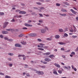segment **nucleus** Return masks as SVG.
<instances>
[{"instance_id": "nucleus-1", "label": "nucleus", "mask_w": 78, "mask_h": 78, "mask_svg": "<svg viewBox=\"0 0 78 78\" xmlns=\"http://www.w3.org/2000/svg\"><path fill=\"white\" fill-rule=\"evenodd\" d=\"M47 30H48V28L47 27H44V29H42L41 30V33L43 34L45 33Z\"/></svg>"}, {"instance_id": "nucleus-2", "label": "nucleus", "mask_w": 78, "mask_h": 78, "mask_svg": "<svg viewBox=\"0 0 78 78\" xmlns=\"http://www.w3.org/2000/svg\"><path fill=\"white\" fill-rule=\"evenodd\" d=\"M37 35L36 34H29V36L31 37H34L35 36H36Z\"/></svg>"}, {"instance_id": "nucleus-3", "label": "nucleus", "mask_w": 78, "mask_h": 78, "mask_svg": "<svg viewBox=\"0 0 78 78\" xmlns=\"http://www.w3.org/2000/svg\"><path fill=\"white\" fill-rule=\"evenodd\" d=\"M8 24V22H6L4 24V26L3 27V28H5Z\"/></svg>"}, {"instance_id": "nucleus-4", "label": "nucleus", "mask_w": 78, "mask_h": 78, "mask_svg": "<svg viewBox=\"0 0 78 78\" xmlns=\"http://www.w3.org/2000/svg\"><path fill=\"white\" fill-rule=\"evenodd\" d=\"M25 25L26 26V27H31L33 26L32 25L28 23L25 24Z\"/></svg>"}, {"instance_id": "nucleus-5", "label": "nucleus", "mask_w": 78, "mask_h": 78, "mask_svg": "<svg viewBox=\"0 0 78 78\" xmlns=\"http://www.w3.org/2000/svg\"><path fill=\"white\" fill-rule=\"evenodd\" d=\"M70 11H71V12H72V13L74 14H76L77 13V12H76L75 11V10H74L73 9H71Z\"/></svg>"}, {"instance_id": "nucleus-6", "label": "nucleus", "mask_w": 78, "mask_h": 78, "mask_svg": "<svg viewBox=\"0 0 78 78\" xmlns=\"http://www.w3.org/2000/svg\"><path fill=\"white\" fill-rule=\"evenodd\" d=\"M6 30L8 31H11V32H13L14 31V30L12 29H6Z\"/></svg>"}, {"instance_id": "nucleus-7", "label": "nucleus", "mask_w": 78, "mask_h": 78, "mask_svg": "<svg viewBox=\"0 0 78 78\" xmlns=\"http://www.w3.org/2000/svg\"><path fill=\"white\" fill-rule=\"evenodd\" d=\"M19 14H26V12L23 11H20L19 12Z\"/></svg>"}, {"instance_id": "nucleus-8", "label": "nucleus", "mask_w": 78, "mask_h": 78, "mask_svg": "<svg viewBox=\"0 0 78 78\" xmlns=\"http://www.w3.org/2000/svg\"><path fill=\"white\" fill-rule=\"evenodd\" d=\"M50 54V53L49 52H48L46 53H44L43 54V55H46L47 56H48Z\"/></svg>"}, {"instance_id": "nucleus-9", "label": "nucleus", "mask_w": 78, "mask_h": 78, "mask_svg": "<svg viewBox=\"0 0 78 78\" xmlns=\"http://www.w3.org/2000/svg\"><path fill=\"white\" fill-rule=\"evenodd\" d=\"M54 65L55 66H56V67H57L58 68H60V67H61L60 66V65H59L58 64L55 63Z\"/></svg>"}, {"instance_id": "nucleus-10", "label": "nucleus", "mask_w": 78, "mask_h": 78, "mask_svg": "<svg viewBox=\"0 0 78 78\" xmlns=\"http://www.w3.org/2000/svg\"><path fill=\"white\" fill-rule=\"evenodd\" d=\"M44 61H47V62H49V61H51V59L49 58H46L45 59Z\"/></svg>"}, {"instance_id": "nucleus-11", "label": "nucleus", "mask_w": 78, "mask_h": 78, "mask_svg": "<svg viewBox=\"0 0 78 78\" xmlns=\"http://www.w3.org/2000/svg\"><path fill=\"white\" fill-rule=\"evenodd\" d=\"M15 47H22V45H20L19 44H15Z\"/></svg>"}, {"instance_id": "nucleus-12", "label": "nucleus", "mask_w": 78, "mask_h": 78, "mask_svg": "<svg viewBox=\"0 0 78 78\" xmlns=\"http://www.w3.org/2000/svg\"><path fill=\"white\" fill-rule=\"evenodd\" d=\"M2 33V34H8V32L7 31H3Z\"/></svg>"}, {"instance_id": "nucleus-13", "label": "nucleus", "mask_w": 78, "mask_h": 78, "mask_svg": "<svg viewBox=\"0 0 78 78\" xmlns=\"http://www.w3.org/2000/svg\"><path fill=\"white\" fill-rule=\"evenodd\" d=\"M39 45H40V48H43L44 46L45 45L44 44L40 43L39 44Z\"/></svg>"}, {"instance_id": "nucleus-14", "label": "nucleus", "mask_w": 78, "mask_h": 78, "mask_svg": "<svg viewBox=\"0 0 78 78\" xmlns=\"http://www.w3.org/2000/svg\"><path fill=\"white\" fill-rule=\"evenodd\" d=\"M63 68L64 69H67V70L68 69V68H69V69H70V68H71V67H70V66H68V67H66V66H63Z\"/></svg>"}, {"instance_id": "nucleus-15", "label": "nucleus", "mask_w": 78, "mask_h": 78, "mask_svg": "<svg viewBox=\"0 0 78 78\" xmlns=\"http://www.w3.org/2000/svg\"><path fill=\"white\" fill-rule=\"evenodd\" d=\"M61 11H62V12H67V10H66L65 9H62L61 10Z\"/></svg>"}, {"instance_id": "nucleus-16", "label": "nucleus", "mask_w": 78, "mask_h": 78, "mask_svg": "<svg viewBox=\"0 0 78 78\" xmlns=\"http://www.w3.org/2000/svg\"><path fill=\"white\" fill-rule=\"evenodd\" d=\"M58 44H60V45H65V44H66V43L62 42H59Z\"/></svg>"}, {"instance_id": "nucleus-17", "label": "nucleus", "mask_w": 78, "mask_h": 78, "mask_svg": "<svg viewBox=\"0 0 78 78\" xmlns=\"http://www.w3.org/2000/svg\"><path fill=\"white\" fill-rule=\"evenodd\" d=\"M49 58H51V59H52L53 57H54V55H50L49 56Z\"/></svg>"}, {"instance_id": "nucleus-18", "label": "nucleus", "mask_w": 78, "mask_h": 78, "mask_svg": "<svg viewBox=\"0 0 78 78\" xmlns=\"http://www.w3.org/2000/svg\"><path fill=\"white\" fill-rule=\"evenodd\" d=\"M53 73H54V74H55V75H58V73H57V72L55 70H54V71Z\"/></svg>"}, {"instance_id": "nucleus-19", "label": "nucleus", "mask_w": 78, "mask_h": 78, "mask_svg": "<svg viewBox=\"0 0 78 78\" xmlns=\"http://www.w3.org/2000/svg\"><path fill=\"white\" fill-rule=\"evenodd\" d=\"M64 4H65L66 5H67V6H69V4L67 2H63V3Z\"/></svg>"}, {"instance_id": "nucleus-20", "label": "nucleus", "mask_w": 78, "mask_h": 78, "mask_svg": "<svg viewBox=\"0 0 78 78\" xmlns=\"http://www.w3.org/2000/svg\"><path fill=\"white\" fill-rule=\"evenodd\" d=\"M60 16H63L64 17L66 16V14H62V13H60Z\"/></svg>"}, {"instance_id": "nucleus-21", "label": "nucleus", "mask_w": 78, "mask_h": 78, "mask_svg": "<svg viewBox=\"0 0 78 78\" xmlns=\"http://www.w3.org/2000/svg\"><path fill=\"white\" fill-rule=\"evenodd\" d=\"M55 37L56 39H58V38H59V35H56L55 36Z\"/></svg>"}, {"instance_id": "nucleus-22", "label": "nucleus", "mask_w": 78, "mask_h": 78, "mask_svg": "<svg viewBox=\"0 0 78 78\" xmlns=\"http://www.w3.org/2000/svg\"><path fill=\"white\" fill-rule=\"evenodd\" d=\"M23 36H24V35L21 34L20 35H19L18 36L19 37H22Z\"/></svg>"}, {"instance_id": "nucleus-23", "label": "nucleus", "mask_w": 78, "mask_h": 78, "mask_svg": "<svg viewBox=\"0 0 78 78\" xmlns=\"http://www.w3.org/2000/svg\"><path fill=\"white\" fill-rule=\"evenodd\" d=\"M36 73L38 75H41V71H37L36 72Z\"/></svg>"}, {"instance_id": "nucleus-24", "label": "nucleus", "mask_w": 78, "mask_h": 78, "mask_svg": "<svg viewBox=\"0 0 78 78\" xmlns=\"http://www.w3.org/2000/svg\"><path fill=\"white\" fill-rule=\"evenodd\" d=\"M68 34L66 33H65L64 34V35L63 36V37H68Z\"/></svg>"}, {"instance_id": "nucleus-25", "label": "nucleus", "mask_w": 78, "mask_h": 78, "mask_svg": "<svg viewBox=\"0 0 78 78\" xmlns=\"http://www.w3.org/2000/svg\"><path fill=\"white\" fill-rule=\"evenodd\" d=\"M59 32H63V30L62 29H59L58 30Z\"/></svg>"}, {"instance_id": "nucleus-26", "label": "nucleus", "mask_w": 78, "mask_h": 78, "mask_svg": "<svg viewBox=\"0 0 78 78\" xmlns=\"http://www.w3.org/2000/svg\"><path fill=\"white\" fill-rule=\"evenodd\" d=\"M25 55H18V57H24Z\"/></svg>"}, {"instance_id": "nucleus-27", "label": "nucleus", "mask_w": 78, "mask_h": 78, "mask_svg": "<svg viewBox=\"0 0 78 78\" xmlns=\"http://www.w3.org/2000/svg\"><path fill=\"white\" fill-rule=\"evenodd\" d=\"M21 43L22 44H23V45H25V44H27V43L24 41L21 42Z\"/></svg>"}, {"instance_id": "nucleus-28", "label": "nucleus", "mask_w": 78, "mask_h": 78, "mask_svg": "<svg viewBox=\"0 0 78 78\" xmlns=\"http://www.w3.org/2000/svg\"><path fill=\"white\" fill-rule=\"evenodd\" d=\"M5 78H11V76L8 75H6L5 77Z\"/></svg>"}, {"instance_id": "nucleus-29", "label": "nucleus", "mask_w": 78, "mask_h": 78, "mask_svg": "<svg viewBox=\"0 0 78 78\" xmlns=\"http://www.w3.org/2000/svg\"><path fill=\"white\" fill-rule=\"evenodd\" d=\"M39 23H43V20H39Z\"/></svg>"}, {"instance_id": "nucleus-30", "label": "nucleus", "mask_w": 78, "mask_h": 78, "mask_svg": "<svg viewBox=\"0 0 78 78\" xmlns=\"http://www.w3.org/2000/svg\"><path fill=\"white\" fill-rule=\"evenodd\" d=\"M58 72L61 74V73H62V71H61L60 70H58Z\"/></svg>"}, {"instance_id": "nucleus-31", "label": "nucleus", "mask_w": 78, "mask_h": 78, "mask_svg": "<svg viewBox=\"0 0 78 78\" xmlns=\"http://www.w3.org/2000/svg\"><path fill=\"white\" fill-rule=\"evenodd\" d=\"M38 50H41V51H43V50H44V49L42 48H38Z\"/></svg>"}, {"instance_id": "nucleus-32", "label": "nucleus", "mask_w": 78, "mask_h": 78, "mask_svg": "<svg viewBox=\"0 0 78 78\" xmlns=\"http://www.w3.org/2000/svg\"><path fill=\"white\" fill-rule=\"evenodd\" d=\"M9 39H8V37H4V39L5 40H7V41H8Z\"/></svg>"}, {"instance_id": "nucleus-33", "label": "nucleus", "mask_w": 78, "mask_h": 78, "mask_svg": "<svg viewBox=\"0 0 78 78\" xmlns=\"http://www.w3.org/2000/svg\"><path fill=\"white\" fill-rule=\"evenodd\" d=\"M38 8H40V9H41V10L44 9V7H41V8L38 7Z\"/></svg>"}, {"instance_id": "nucleus-34", "label": "nucleus", "mask_w": 78, "mask_h": 78, "mask_svg": "<svg viewBox=\"0 0 78 78\" xmlns=\"http://www.w3.org/2000/svg\"><path fill=\"white\" fill-rule=\"evenodd\" d=\"M44 73L43 72L40 71V75H44Z\"/></svg>"}, {"instance_id": "nucleus-35", "label": "nucleus", "mask_w": 78, "mask_h": 78, "mask_svg": "<svg viewBox=\"0 0 78 78\" xmlns=\"http://www.w3.org/2000/svg\"><path fill=\"white\" fill-rule=\"evenodd\" d=\"M72 37L73 38H76L77 37V36H74V35Z\"/></svg>"}, {"instance_id": "nucleus-36", "label": "nucleus", "mask_w": 78, "mask_h": 78, "mask_svg": "<svg viewBox=\"0 0 78 78\" xmlns=\"http://www.w3.org/2000/svg\"><path fill=\"white\" fill-rule=\"evenodd\" d=\"M46 40H47V41H51V39H50V38H47Z\"/></svg>"}, {"instance_id": "nucleus-37", "label": "nucleus", "mask_w": 78, "mask_h": 78, "mask_svg": "<svg viewBox=\"0 0 78 78\" xmlns=\"http://www.w3.org/2000/svg\"><path fill=\"white\" fill-rule=\"evenodd\" d=\"M0 37L2 38V39H3V35H0Z\"/></svg>"}, {"instance_id": "nucleus-38", "label": "nucleus", "mask_w": 78, "mask_h": 78, "mask_svg": "<svg viewBox=\"0 0 78 78\" xmlns=\"http://www.w3.org/2000/svg\"><path fill=\"white\" fill-rule=\"evenodd\" d=\"M8 55L10 56H12V55H13V54L12 53H9L8 54Z\"/></svg>"}, {"instance_id": "nucleus-39", "label": "nucleus", "mask_w": 78, "mask_h": 78, "mask_svg": "<svg viewBox=\"0 0 78 78\" xmlns=\"http://www.w3.org/2000/svg\"><path fill=\"white\" fill-rule=\"evenodd\" d=\"M56 5L57 6H60V4H59L58 3H57V4H56Z\"/></svg>"}, {"instance_id": "nucleus-40", "label": "nucleus", "mask_w": 78, "mask_h": 78, "mask_svg": "<svg viewBox=\"0 0 78 78\" xmlns=\"http://www.w3.org/2000/svg\"><path fill=\"white\" fill-rule=\"evenodd\" d=\"M0 15H4V13L3 12H0Z\"/></svg>"}, {"instance_id": "nucleus-41", "label": "nucleus", "mask_w": 78, "mask_h": 78, "mask_svg": "<svg viewBox=\"0 0 78 78\" xmlns=\"http://www.w3.org/2000/svg\"><path fill=\"white\" fill-rule=\"evenodd\" d=\"M71 54H72V55H75V53L74 52H72L71 53Z\"/></svg>"}, {"instance_id": "nucleus-42", "label": "nucleus", "mask_w": 78, "mask_h": 78, "mask_svg": "<svg viewBox=\"0 0 78 78\" xmlns=\"http://www.w3.org/2000/svg\"><path fill=\"white\" fill-rule=\"evenodd\" d=\"M14 17H17V18H18V15H15L14 16Z\"/></svg>"}, {"instance_id": "nucleus-43", "label": "nucleus", "mask_w": 78, "mask_h": 78, "mask_svg": "<svg viewBox=\"0 0 78 78\" xmlns=\"http://www.w3.org/2000/svg\"><path fill=\"white\" fill-rule=\"evenodd\" d=\"M36 3L37 5H41V3L39 2H37Z\"/></svg>"}, {"instance_id": "nucleus-44", "label": "nucleus", "mask_w": 78, "mask_h": 78, "mask_svg": "<svg viewBox=\"0 0 78 78\" xmlns=\"http://www.w3.org/2000/svg\"><path fill=\"white\" fill-rule=\"evenodd\" d=\"M38 41H39V42H41L42 41V40L40 39H37Z\"/></svg>"}, {"instance_id": "nucleus-45", "label": "nucleus", "mask_w": 78, "mask_h": 78, "mask_svg": "<svg viewBox=\"0 0 78 78\" xmlns=\"http://www.w3.org/2000/svg\"><path fill=\"white\" fill-rule=\"evenodd\" d=\"M61 50L62 51H64V48H61Z\"/></svg>"}, {"instance_id": "nucleus-46", "label": "nucleus", "mask_w": 78, "mask_h": 78, "mask_svg": "<svg viewBox=\"0 0 78 78\" xmlns=\"http://www.w3.org/2000/svg\"><path fill=\"white\" fill-rule=\"evenodd\" d=\"M39 14L40 16V17H43V15H42V14L39 13Z\"/></svg>"}, {"instance_id": "nucleus-47", "label": "nucleus", "mask_w": 78, "mask_h": 78, "mask_svg": "<svg viewBox=\"0 0 78 78\" xmlns=\"http://www.w3.org/2000/svg\"><path fill=\"white\" fill-rule=\"evenodd\" d=\"M70 31L71 32V33H73V30L72 29L71 30H70Z\"/></svg>"}, {"instance_id": "nucleus-48", "label": "nucleus", "mask_w": 78, "mask_h": 78, "mask_svg": "<svg viewBox=\"0 0 78 78\" xmlns=\"http://www.w3.org/2000/svg\"><path fill=\"white\" fill-rule=\"evenodd\" d=\"M43 48H48V46H45Z\"/></svg>"}, {"instance_id": "nucleus-49", "label": "nucleus", "mask_w": 78, "mask_h": 78, "mask_svg": "<svg viewBox=\"0 0 78 78\" xmlns=\"http://www.w3.org/2000/svg\"><path fill=\"white\" fill-rule=\"evenodd\" d=\"M34 9H37L38 10L39 9H38V8L37 7H34Z\"/></svg>"}, {"instance_id": "nucleus-50", "label": "nucleus", "mask_w": 78, "mask_h": 78, "mask_svg": "<svg viewBox=\"0 0 78 78\" xmlns=\"http://www.w3.org/2000/svg\"><path fill=\"white\" fill-rule=\"evenodd\" d=\"M41 68H42V69H45V66H41Z\"/></svg>"}, {"instance_id": "nucleus-51", "label": "nucleus", "mask_w": 78, "mask_h": 78, "mask_svg": "<svg viewBox=\"0 0 78 78\" xmlns=\"http://www.w3.org/2000/svg\"><path fill=\"white\" fill-rule=\"evenodd\" d=\"M26 76H30V74H29V73H27L26 74Z\"/></svg>"}, {"instance_id": "nucleus-52", "label": "nucleus", "mask_w": 78, "mask_h": 78, "mask_svg": "<svg viewBox=\"0 0 78 78\" xmlns=\"http://www.w3.org/2000/svg\"><path fill=\"white\" fill-rule=\"evenodd\" d=\"M11 22H15V20L14 19H13L11 21Z\"/></svg>"}, {"instance_id": "nucleus-53", "label": "nucleus", "mask_w": 78, "mask_h": 78, "mask_svg": "<svg viewBox=\"0 0 78 78\" xmlns=\"http://www.w3.org/2000/svg\"><path fill=\"white\" fill-rule=\"evenodd\" d=\"M0 75H4V74L3 73L0 72Z\"/></svg>"}, {"instance_id": "nucleus-54", "label": "nucleus", "mask_w": 78, "mask_h": 78, "mask_svg": "<svg viewBox=\"0 0 78 78\" xmlns=\"http://www.w3.org/2000/svg\"><path fill=\"white\" fill-rule=\"evenodd\" d=\"M8 41H12L13 40L12 39H9Z\"/></svg>"}, {"instance_id": "nucleus-55", "label": "nucleus", "mask_w": 78, "mask_h": 78, "mask_svg": "<svg viewBox=\"0 0 78 78\" xmlns=\"http://www.w3.org/2000/svg\"><path fill=\"white\" fill-rule=\"evenodd\" d=\"M23 30H27V28H26V27L23 28Z\"/></svg>"}, {"instance_id": "nucleus-56", "label": "nucleus", "mask_w": 78, "mask_h": 78, "mask_svg": "<svg viewBox=\"0 0 78 78\" xmlns=\"http://www.w3.org/2000/svg\"><path fill=\"white\" fill-rule=\"evenodd\" d=\"M8 60L11 61L12 60V59H11V58H8Z\"/></svg>"}, {"instance_id": "nucleus-57", "label": "nucleus", "mask_w": 78, "mask_h": 78, "mask_svg": "<svg viewBox=\"0 0 78 78\" xmlns=\"http://www.w3.org/2000/svg\"><path fill=\"white\" fill-rule=\"evenodd\" d=\"M21 17H22V16H21V15H19L18 16V18H20Z\"/></svg>"}, {"instance_id": "nucleus-58", "label": "nucleus", "mask_w": 78, "mask_h": 78, "mask_svg": "<svg viewBox=\"0 0 78 78\" xmlns=\"http://www.w3.org/2000/svg\"><path fill=\"white\" fill-rule=\"evenodd\" d=\"M30 22H31V20H29V21L28 22V23H30Z\"/></svg>"}, {"instance_id": "nucleus-59", "label": "nucleus", "mask_w": 78, "mask_h": 78, "mask_svg": "<svg viewBox=\"0 0 78 78\" xmlns=\"http://www.w3.org/2000/svg\"><path fill=\"white\" fill-rule=\"evenodd\" d=\"M62 56L63 57V58H66V56H65V55H62Z\"/></svg>"}, {"instance_id": "nucleus-60", "label": "nucleus", "mask_w": 78, "mask_h": 78, "mask_svg": "<svg viewBox=\"0 0 78 78\" xmlns=\"http://www.w3.org/2000/svg\"><path fill=\"white\" fill-rule=\"evenodd\" d=\"M73 8L74 9H75V10H76V11H77V9H76V8H75V7H73Z\"/></svg>"}, {"instance_id": "nucleus-61", "label": "nucleus", "mask_w": 78, "mask_h": 78, "mask_svg": "<svg viewBox=\"0 0 78 78\" xmlns=\"http://www.w3.org/2000/svg\"><path fill=\"white\" fill-rule=\"evenodd\" d=\"M20 11V10H19V9H17L16 10V12H19V11Z\"/></svg>"}, {"instance_id": "nucleus-62", "label": "nucleus", "mask_w": 78, "mask_h": 78, "mask_svg": "<svg viewBox=\"0 0 78 78\" xmlns=\"http://www.w3.org/2000/svg\"><path fill=\"white\" fill-rule=\"evenodd\" d=\"M70 50H68L66 51V52H70Z\"/></svg>"}, {"instance_id": "nucleus-63", "label": "nucleus", "mask_w": 78, "mask_h": 78, "mask_svg": "<svg viewBox=\"0 0 78 78\" xmlns=\"http://www.w3.org/2000/svg\"><path fill=\"white\" fill-rule=\"evenodd\" d=\"M9 66H12V64H9Z\"/></svg>"}, {"instance_id": "nucleus-64", "label": "nucleus", "mask_w": 78, "mask_h": 78, "mask_svg": "<svg viewBox=\"0 0 78 78\" xmlns=\"http://www.w3.org/2000/svg\"><path fill=\"white\" fill-rule=\"evenodd\" d=\"M74 71H76V68H74Z\"/></svg>"}]
</instances>
